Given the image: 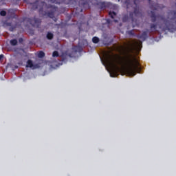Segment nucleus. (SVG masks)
<instances>
[{
	"mask_svg": "<svg viewBox=\"0 0 176 176\" xmlns=\"http://www.w3.org/2000/svg\"><path fill=\"white\" fill-rule=\"evenodd\" d=\"M22 64H23L22 62H21L20 63H19V65H21Z\"/></svg>",
	"mask_w": 176,
	"mask_h": 176,
	"instance_id": "25",
	"label": "nucleus"
},
{
	"mask_svg": "<svg viewBox=\"0 0 176 176\" xmlns=\"http://www.w3.org/2000/svg\"><path fill=\"white\" fill-rule=\"evenodd\" d=\"M173 14L172 18L169 19H166L162 15H155V12L151 11V15L150 17L151 18L152 23H155L157 19H160V20L164 21V26L160 25V28L162 29L164 31H167L173 29L175 24H176V10L171 12Z\"/></svg>",
	"mask_w": 176,
	"mask_h": 176,
	"instance_id": "3",
	"label": "nucleus"
},
{
	"mask_svg": "<svg viewBox=\"0 0 176 176\" xmlns=\"http://www.w3.org/2000/svg\"><path fill=\"white\" fill-rule=\"evenodd\" d=\"M18 44V41L16 38H12L10 41V45L12 46H16Z\"/></svg>",
	"mask_w": 176,
	"mask_h": 176,
	"instance_id": "11",
	"label": "nucleus"
},
{
	"mask_svg": "<svg viewBox=\"0 0 176 176\" xmlns=\"http://www.w3.org/2000/svg\"><path fill=\"white\" fill-rule=\"evenodd\" d=\"M52 56L53 57H58L59 56V54L58 51H54L53 54H52Z\"/></svg>",
	"mask_w": 176,
	"mask_h": 176,
	"instance_id": "20",
	"label": "nucleus"
},
{
	"mask_svg": "<svg viewBox=\"0 0 176 176\" xmlns=\"http://www.w3.org/2000/svg\"><path fill=\"white\" fill-rule=\"evenodd\" d=\"M73 1L76 2V0H52V2L56 4H69Z\"/></svg>",
	"mask_w": 176,
	"mask_h": 176,
	"instance_id": "8",
	"label": "nucleus"
},
{
	"mask_svg": "<svg viewBox=\"0 0 176 176\" xmlns=\"http://www.w3.org/2000/svg\"><path fill=\"white\" fill-rule=\"evenodd\" d=\"M109 15L112 19H114L116 16V13L115 12H109Z\"/></svg>",
	"mask_w": 176,
	"mask_h": 176,
	"instance_id": "16",
	"label": "nucleus"
},
{
	"mask_svg": "<svg viewBox=\"0 0 176 176\" xmlns=\"http://www.w3.org/2000/svg\"><path fill=\"white\" fill-rule=\"evenodd\" d=\"M137 38L139 39H142L143 41H145L148 38V32L145 31L142 33V34H138Z\"/></svg>",
	"mask_w": 176,
	"mask_h": 176,
	"instance_id": "9",
	"label": "nucleus"
},
{
	"mask_svg": "<svg viewBox=\"0 0 176 176\" xmlns=\"http://www.w3.org/2000/svg\"><path fill=\"white\" fill-rule=\"evenodd\" d=\"M28 22H29L32 26L36 27L37 28H39L41 24V19L36 17L28 19Z\"/></svg>",
	"mask_w": 176,
	"mask_h": 176,
	"instance_id": "7",
	"label": "nucleus"
},
{
	"mask_svg": "<svg viewBox=\"0 0 176 176\" xmlns=\"http://www.w3.org/2000/svg\"><path fill=\"white\" fill-rule=\"evenodd\" d=\"M93 43L97 44L100 42V38L97 36H94L92 38Z\"/></svg>",
	"mask_w": 176,
	"mask_h": 176,
	"instance_id": "15",
	"label": "nucleus"
},
{
	"mask_svg": "<svg viewBox=\"0 0 176 176\" xmlns=\"http://www.w3.org/2000/svg\"><path fill=\"white\" fill-rule=\"evenodd\" d=\"M124 4H126L127 9L133 8L134 12H130V19L133 23V28L138 26V17L141 14L140 7L138 6V1L137 0H126Z\"/></svg>",
	"mask_w": 176,
	"mask_h": 176,
	"instance_id": "4",
	"label": "nucleus"
},
{
	"mask_svg": "<svg viewBox=\"0 0 176 176\" xmlns=\"http://www.w3.org/2000/svg\"><path fill=\"white\" fill-rule=\"evenodd\" d=\"M129 15H124V16L122 17V22L126 23L127 21H129Z\"/></svg>",
	"mask_w": 176,
	"mask_h": 176,
	"instance_id": "17",
	"label": "nucleus"
},
{
	"mask_svg": "<svg viewBox=\"0 0 176 176\" xmlns=\"http://www.w3.org/2000/svg\"><path fill=\"white\" fill-rule=\"evenodd\" d=\"M118 50H119V52H122V51H123L124 52H126V49H125L124 47H123L122 46H120V47L118 48Z\"/></svg>",
	"mask_w": 176,
	"mask_h": 176,
	"instance_id": "22",
	"label": "nucleus"
},
{
	"mask_svg": "<svg viewBox=\"0 0 176 176\" xmlns=\"http://www.w3.org/2000/svg\"><path fill=\"white\" fill-rule=\"evenodd\" d=\"M54 37V35L50 32H47L46 34L47 39L50 41L52 40Z\"/></svg>",
	"mask_w": 176,
	"mask_h": 176,
	"instance_id": "12",
	"label": "nucleus"
},
{
	"mask_svg": "<svg viewBox=\"0 0 176 176\" xmlns=\"http://www.w3.org/2000/svg\"><path fill=\"white\" fill-rule=\"evenodd\" d=\"M114 21H115L116 23H118V21H117V20H114Z\"/></svg>",
	"mask_w": 176,
	"mask_h": 176,
	"instance_id": "26",
	"label": "nucleus"
},
{
	"mask_svg": "<svg viewBox=\"0 0 176 176\" xmlns=\"http://www.w3.org/2000/svg\"><path fill=\"white\" fill-rule=\"evenodd\" d=\"M6 14H7V12L6 11H4V10H2V11L0 12V15L1 16H6Z\"/></svg>",
	"mask_w": 176,
	"mask_h": 176,
	"instance_id": "21",
	"label": "nucleus"
},
{
	"mask_svg": "<svg viewBox=\"0 0 176 176\" xmlns=\"http://www.w3.org/2000/svg\"><path fill=\"white\" fill-rule=\"evenodd\" d=\"M128 35L133 36L137 37V35L135 33L133 32V30H129L127 32Z\"/></svg>",
	"mask_w": 176,
	"mask_h": 176,
	"instance_id": "19",
	"label": "nucleus"
},
{
	"mask_svg": "<svg viewBox=\"0 0 176 176\" xmlns=\"http://www.w3.org/2000/svg\"><path fill=\"white\" fill-rule=\"evenodd\" d=\"M30 8L31 10H36L38 9V13L43 16H49L50 19H53L55 16V14L58 12V8L56 6L47 5L44 1L36 0L34 3H30Z\"/></svg>",
	"mask_w": 176,
	"mask_h": 176,
	"instance_id": "2",
	"label": "nucleus"
},
{
	"mask_svg": "<svg viewBox=\"0 0 176 176\" xmlns=\"http://www.w3.org/2000/svg\"><path fill=\"white\" fill-rule=\"evenodd\" d=\"M34 67V64L32 60H29L27 61L26 67L27 68H32Z\"/></svg>",
	"mask_w": 176,
	"mask_h": 176,
	"instance_id": "14",
	"label": "nucleus"
},
{
	"mask_svg": "<svg viewBox=\"0 0 176 176\" xmlns=\"http://www.w3.org/2000/svg\"><path fill=\"white\" fill-rule=\"evenodd\" d=\"M23 41V39L22 38H19V43H22Z\"/></svg>",
	"mask_w": 176,
	"mask_h": 176,
	"instance_id": "24",
	"label": "nucleus"
},
{
	"mask_svg": "<svg viewBox=\"0 0 176 176\" xmlns=\"http://www.w3.org/2000/svg\"><path fill=\"white\" fill-rule=\"evenodd\" d=\"M130 50V47H128V48H127V50Z\"/></svg>",
	"mask_w": 176,
	"mask_h": 176,
	"instance_id": "27",
	"label": "nucleus"
},
{
	"mask_svg": "<svg viewBox=\"0 0 176 176\" xmlns=\"http://www.w3.org/2000/svg\"><path fill=\"white\" fill-rule=\"evenodd\" d=\"M109 19L107 20V22H109Z\"/></svg>",
	"mask_w": 176,
	"mask_h": 176,
	"instance_id": "28",
	"label": "nucleus"
},
{
	"mask_svg": "<svg viewBox=\"0 0 176 176\" xmlns=\"http://www.w3.org/2000/svg\"><path fill=\"white\" fill-rule=\"evenodd\" d=\"M98 6H100V9L106 8L108 4L106 2H100L98 3Z\"/></svg>",
	"mask_w": 176,
	"mask_h": 176,
	"instance_id": "10",
	"label": "nucleus"
},
{
	"mask_svg": "<svg viewBox=\"0 0 176 176\" xmlns=\"http://www.w3.org/2000/svg\"><path fill=\"white\" fill-rule=\"evenodd\" d=\"M89 0H80L78 2V7L76 8V12H83L84 9L89 8Z\"/></svg>",
	"mask_w": 176,
	"mask_h": 176,
	"instance_id": "5",
	"label": "nucleus"
},
{
	"mask_svg": "<svg viewBox=\"0 0 176 176\" xmlns=\"http://www.w3.org/2000/svg\"><path fill=\"white\" fill-rule=\"evenodd\" d=\"M4 58V55L3 54H0V62L3 61Z\"/></svg>",
	"mask_w": 176,
	"mask_h": 176,
	"instance_id": "23",
	"label": "nucleus"
},
{
	"mask_svg": "<svg viewBox=\"0 0 176 176\" xmlns=\"http://www.w3.org/2000/svg\"><path fill=\"white\" fill-rule=\"evenodd\" d=\"M78 47L76 46L74 48H72V51L71 52H66L63 54V60H61V61H63V63H66L67 61V57L74 58L78 52Z\"/></svg>",
	"mask_w": 176,
	"mask_h": 176,
	"instance_id": "6",
	"label": "nucleus"
},
{
	"mask_svg": "<svg viewBox=\"0 0 176 176\" xmlns=\"http://www.w3.org/2000/svg\"><path fill=\"white\" fill-rule=\"evenodd\" d=\"M150 30H151V32H155L157 30V24L151 23L150 25Z\"/></svg>",
	"mask_w": 176,
	"mask_h": 176,
	"instance_id": "13",
	"label": "nucleus"
},
{
	"mask_svg": "<svg viewBox=\"0 0 176 176\" xmlns=\"http://www.w3.org/2000/svg\"><path fill=\"white\" fill-rule=\"evenodd\" d=\"M45 56V53L43 51L38 52V57L40 58H43Z\"/></svg>",
	"mask_w": 176,
	"mask_h": 176,
	"instance_id": "18",
	"label": "nucleus"
},
{
	"mask_svg": "<svg viewBox=\"0 0 176 176\" xmlns=\"http://www.w3.org/2000/svg\"><path fill=\"white\" fill-rule=\"evenodd\" d=\"M107 62L114 67L109 75L111 78H116L119 76L118 72H124L130 77H133L137 73L141 72L140 63L136 59L133 60L129 56L122 60V57L118 54L108 55Z\"/></svg>",
	"mask_w": 176,
	"mask_h": 176,
	"instance_id": "1",
	"label": "nucleus"
},
{
	"mask_svg": "<svg viewBox=\"0 0 176 176\" xmlns=\"http://www.w3.org/2000/svg\"><path fill=\"white\" fill-rule=\"evenodd\" d=\"M175 1H176V0H175ZM175 5H176V3H175Z\"/></svg>",
	"mask_w": 176,
	"mask_h": 176,
	"instance_id": "29",
	"label": "nucleus"
}]
</instances>
